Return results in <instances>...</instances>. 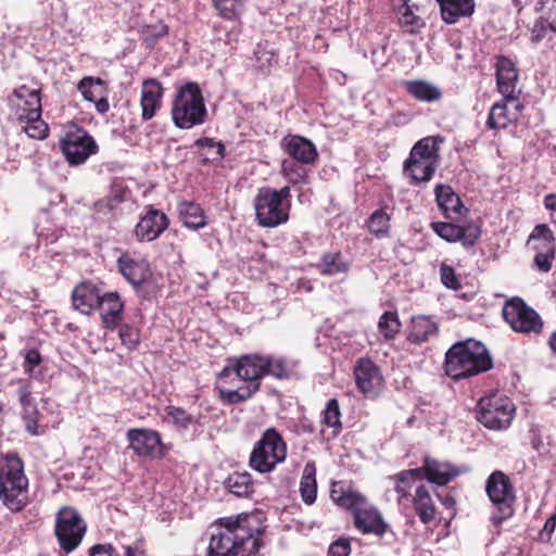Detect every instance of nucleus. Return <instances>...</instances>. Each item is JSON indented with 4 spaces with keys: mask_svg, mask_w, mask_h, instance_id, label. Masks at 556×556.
<instances>
[{
    "mask_svg": "<svg viewBox=\"0 0 556 556\" xmlns=\"http://www.w3.org/2000/svg\"><path fill=\"white\" fill-rule=\"evenodd\" d=\"M207 111L202 91L197 83L181 86L172 108L173 122L180 129H190L205 122Z\"/></svg>",
    "mask_w": 556,
    "mask_h": 556,
    "instance_id": "20e7f679",
    "label": "nucleus"
},
{
    "mask_svg": "<svg viewBox=\"0 0 556 556\" xmlns=\"http://www.w3.org/2000/svg\"><path fill=\"white\" fill-rule=\"evenodd\" d=\"M350 267V262L340 252H327L316 264L317 270L324 276L344 275Z\"/></svg>",
    "mask_w": 556,
    "mask_h": 556,
    "instance_id": "cd10ccee",
    "label": "nucleus"
},
{
    "mask_svg": "<svg viewBox=\"0 0 556 556\" xmlns=\"http://www.w3.org/2000/svg\"><path fill=\"white\" fill-rule=\"evenodd\" d=\"M23 122H26L23 129L28 137L42 140L48 136L49 127L47 123L41 119V115L35 116L31 114L30 116L25 117Z\"/></svg>",
    "mask_w": 556,
    "mask_h": 556,
    "instance_id": "de8ad7c7",
    "label": "nucleus"
},
{
    "mask_svg": "<svg viewBox=\"0 0 556 556\" xmlns=\"http://www.w3.org/2000/svg\"><path fill=\"white\" fill-rule=\"evenodd\" d=\"M88 556H119L110 544H96L89 548Z\"/></svg>",
    "mask_w": 556,
    "mask_h": 556,
    "instance_id": "680f3d73",
    "label": "nucleus"
},
{
    "mask_svg": "<svg viewBox=\"0 0 556 556\" xmlns=\"http://www.w3.org/2000/svg\"><path fill=\"white\" fill-rule=\"evenodd\" d=\"M514 117L508 115V108L506 104L495 103L491 108L486 125L492 129H504Z\"/></svg>",
    "mask_w": 556,
    "mask_h": 556,
    "instance_id": "c03bdc74",
    "label": "nucleus"
},
{
    "mask_svg": "<svg viewBox=\"0 0 556 556\" xmlns=\"http://www.w3.org/2000/svg\"><path fill=\"white\" fill-rule=\"evenodd\" d=\"M324 415V424L328 427L337 428L341 427V413L339 408V403L336 399H331L328 401L326 408L323 412Z\"/></svg>",
    "mask_w": 556,
    "mask_h": 556,
    "instance_id": "603ef678",
    "label": "nucleus"
},
{
    "mask_svg": "<svg viewBox=\"0 0 556 556\" xmlns=\"http://www.w3.org/2000/svg\"><path fill=\"white\" fill-rule=\"evenodd\" d=\"M492 358L479 341L468 339L457 342L445 354V374L453 380H460L490 370Z\"/></svg>",
    "mask_w": 556,
    "mask_h": 556,
    "instance_id": "f03ea898",
    "label": "nucleus"
},
{
    "mask_svg": "<svg viewBox=\"0 0 556 556\" xmlns=\"http://www.w3.org/2000/svg\"><path fill=\"white\" fill-rule=\"evenodd\" d=\"M23 412L27 431L31 434H38V410L36 405L23 407Z\"/></svg>",
    "mask_w": 556,
    "mask_h": 556,
    "instance_id": "4d7b16f0",
    "label": "nucleus"
},
{
    "mask_svg": "<svg viewBox=\"0 0 556 556\" xmlns=\"http://www.w3.org/2000/svg\"><path fill=\"white\" fill-rule=\"evenodd\" d=\"M167 227V216L159 210L150 208L144 216H141V240L152 241Z\"/></svg>",
    "mask_w": 556,
    "mask_h": 556,
    "instance_id": "393cba45",
    "label": "nucleus"
},
{
    "mask_svg": "<svg viewBox=\"0 0 556 556\" xmlns=\"http://www.w3.org/2000/svg\"><path fill=\"white\" fill-rule=\"evenodd\" d=\"M538 10L546 13L549 27L556 33V0H539Z\"/></svg>",
    "mask_w": 556,
    "mask_h": 556,
    "instance_id": "6e6d98bb",
    "label": "nucleus"
},
{
    "mask_svg": "<svg viewBox=\"0 0 556 556\" xmlns=\"http://www.w3.org/2000/svg\"><path fill=\"white\" fill-rule=\"evenodd\" d=\"M60 143L62 152L71 165L85 163L98 150L93 138L86 130L77 127L67 130Z\"/></svg>",
    "mask_w": 556,
    "mask_h": 556,
    "instance_id": "f8f14e48",
    "label": "nucleus"
},
{
    "mask_svg": "<svg viewBox=\"0 0 556 556\" xmlns=\"http://www.w3.org/2000/svg\"><path fill=\"white\" fill-rule=\"evenodd\" d=\"M355 382L359 391L367 397L379 394L383 378L379 367L368 358H361L354 367Z\"/></svg>",
    "mask_w": 556,
    "mask_h": 556,
    "instance_id": "dca6fc26",
    "label": "nucleus"
},
{
    "mask_svg": "<svg viewBox=\"0 0 556 556\" xmlns=\"http://www.w3.org/2000/svg\"><path fill=\"white\" fill-rule=\"evenodd\" d=\"M219 394L224 402L228 404H237L252 397L255 394V387H247L244 384L237 389L222 388L219 389Z\"/></svg>",
    "mask_w": 556,
    "mask_h": 556,
    "instance_id": "a18cd8bd",
    "label": "nucleus"
},
{
    "mask_svg": "<svg viewBox=\"0 0 556 556\" xmlns=\"http://www.w3.org/2000/svg\"><path fill=\"white\" fill-rule=\"evenodd\" d=\"M399 15L400 25L410 34L418 33L426 25L425 21L413 12L408 0H403Z\"/></svg>",
    "mask_w": 556,
    "mask_h": 556,
    "instance_id": "4c0bfd02",
    "label": "nucleus"
},
{
    "mask_svg": "<svg viewBox=\"0 0 556 556\" xmlns=\"http://www.w3.org/2000/svg\"><path fill=\"white\" fill-rule=\"evenodd\" d=\"M414 509L422 523H430L435 517V506L432 497L425 485L415 490L413 497Z\"/></svg>",
    "mask_w": 556,
    "mask_h": 556,
    "instance_id": "c85d7f7f",
    "label": "nucleus"
},
{
    "mask_svg": "<svg viewBox=\"0 0 556 556\" xmlns=\"http://www.w3.org/2000/svg\"><path fill=\"white\" fill-rule=\"evenodd\" d=\"M553 31V29L549 27V21H538L532 29V41H540L542 40L547 33Z\"/></svg>",
    "mask_w": 556,
    "mask_h": 556,
    "instance_id": "052dcab7",
    "label": "nucleus"
},
{
    "mask_svg": "<svg viewBox=\"0 0 556 556\" xmlns=\"http://www.w3.org/2000/svg\"><path fill=\"white\" fill-rule=\"evenodd\" d=\"M280 144L282 151L290 156L289 160L312 165L318 157L316 146L305 137L289 135Z\"/></svg>",
    "mask_w": 556,
    "mask_h": 556,
    "instance_id": "a211bd4d",
    "label": "nucleus"
},
{
    "mask_svg": "<svg viewBox=\"0 0 556 556\" xmlns=\"http://www.w3.org/2000/svg\"><path fill=\"white\" fill-rule=\"evenodd\" d=\"M538 253L534 256V264L539 270L547 273L552 267V260L554 258V249L549 250H536Z\"/></svg>",
    "mask_w": 556,
    "mask_h": 556,
    "instance_id": "13d9d810",
    "label": "nucleus"
},
{
    "mask_svg": "<svg viewBox=\"0 0 556 556\" xmlns=\"http://www.w3.org/2000/svg\"><path fill=\"white\" fill-rule=\"evenodd\" d=\"M42 362L40 353L36 349L26 351L24 355V370L30 377H35V368Z\"/></svg>",
    "mask_w": 556,
    "mask_h": 556,
    "instance_id": "5fc2aeb1",
    "label": "nucleus"
},
{
    "mask_svg": "<svg viewBox=\"0 0 556 556\" xmlns=\"http://www.w3.org/2000/svg\"><path fill=\"white\" fill-rule=\"evenodd\" d=\"M287 458V444L275 428L266 429L254 443L249 466L258 473H269Z\"/></svg>",
    "mask_w": 556,
    "mask_h": 556,
    "instance_id": "423d86ee",
    "label": "nucleus"
},
{
    "mask_svg": "<svg viewBox=\"0 0 556 556\" xmlns=\"http://www.w3.org/2000/svg\"><path fill=\"white\" fill-rule=\"evenodd\" d=\"M256 220L260 226L275 228L289 219V203L281 202L275 189L261 188L254 199Z\"/></svg>",
    "mask_w": 556,
    "mask_h": 556,
    "instance_id": "9d476101",
    "label": "nucleus"
},
{
    "mask_svg": "<svg viewBox=\"0 0 556 556\" xmlns=\"http://www.w3.org/2000/svg\"><path fill=\"white\" fill-rule=\"evenodd\" d=\"M515 414L511 400L503 394L492 393L478 402V420L492 430L507 429Z\"/></svg>",
    "mask_w": 556,
    "mask_h": 556,
    "instance_id": "1a4fd4ad",
    "label": "nucleus"
},
{
    "mask_svg": "<svg viewBox=\"0 0 556 556\" xmlns=\"http://www.w3.org/2000/svg\"><path fill=\"white\" fill-rule=\"evenodd\" d=\"M128 193H129L128 188L125 187L122 181H115L113 184V186H112L113 198L112 199L116 203L127 200Z\"/></svg>",
    "mask_w": 556,
    "mask_h": 556,
    "instance_id": "e2e57ef3",
    "label": "nucleus"
},
{
    "mask_svg": "<svg viewBox=\"0 0 556 556\" xmlns=\"http://www.w3.org/2000/svg\"><path fill=\"white\" fill-rule=\"evenodd\" d=\"M432 230L447 242H462L464 247H472L481 235V229L475 222L465 225L437 222L431 224Z\"/></svg>",
    "mask_w": 556,
    "mask_h": 556,
    "instance_id": "2eb2a0df",
    "label": "nucleus"
},
{
    "mask_svg": "<svg viewBox=\"0 0 556 556\" xmlns=\"http://www.w3.org/2000/svg\"><path fill=\"white\" fill-rule=\"evenodd\" d=\"M421 471L422 469L403 470L394 476L396 480L395 492L400 494L401 497H407L413 484L421 479Z\"/></svg>",
    "mask_w": 556,
    "mask_h": 556,
    "instance_id": "a19ab883",
    "label": "nucleus"
},
{
    "mask_svg": "<svg viewBox=\"0 0 556 556\" xmlns=\"http://www.w3.org/2000/svg\"><path fill=\"white\" fill-rule=\"evenodd\" d=\"M351 553V544L348 539H339L333 542L328 549L329 556H349Z\"/></svg>",
    "mask_w": 556,
    "mask_h": 556,
    "instance_id": "bf43d9fd",
    "label": "nucleus"
},
{
    "mask_svg": "<svg viewBox=\"0 0 556 556\" xmlns=\"http://www.w3.org/2000/svg\"><path fill=\"white\" fill-rule=\"evenodd\" d=\"M102 290L92 282H81L72 292L73 307L81 314L89 315L101 299Z\"/></svg>",
    "mask_w": 556,
    "mask_h": 556,
    "instance_id": "aec40b11",
    "label": "nucleus"
},
{
    "mask_svg": "<svg viewBox=\"0 0 556 556\" xmlns=\"http://www.w3.org/2000/svg\"><path fill=\"white\" fill-rule=\"evenodd\" d=\"M309 164L300 163L292 160H283L281 162V175L292 186L303 185L307 182Z\"/></svg>",
    "mask_w": 556,
    "mask_h": 556,
    "instance_id": "473e14b6",
    "label": "nucleus"
},
{
    "mask_svg": "<svg viewBox=\"0 0 556 556\" xmlns=\"http://www.w3.org/2000/svg\"><path fill=\"white\" fill-rule=\"evenodd\" d=\"M440 4L442 20L455 24L460 17L470 16L475 11L473 0H437Z\"/></svg>",
    "mask_w": 556,
    "mask_h": 556,
    "instance_id": "b1692460",
    "label": "nucleus"
},
{
    "mask_svg": "<svg viewBox=\"0 0 556 556\" xmlns=\"http://www.w3.org/2000/svg\"><path fill=\"white\" fill-rule=\"evenodd\" d=\"M316 468L314 464H306L300 482V492L302 500L311 505L316 500L317 485H316Z\"/></svg>",
    "mask_w": 556,
    "mask_h": 556,
    "instance_id": "f704fd0d",
    "label": "nucleus"
},
{
    "mask_svg": "<svg viewBox=\"0 0 556 556\" xmlns=\"http://www.w3.org/2000/svg\"><path fill=\"white\" fill-rule=\"evenodd\" d=\"M368 229L377 238L386 237L390 230V216L383 210L375 211L368 219Z\"/></svg>",
    "mask_w": 556,
    "mask_h": 556,
    "instance_id": "37998d69",
    "label": "nucleus"
},
{
    "mask_svg": "<svg viewBox=\"0 0 556 556\" xmlns=\"http://www.w3.org/2000/svg\"><path fill=\"white\" fill-rule=\"evenodd\" d=\"M212 2L218 15L225 20H238L244 11L242 0H212Z\"/></svg>",
    "mask_w": 556,
    "mask_h": 556,
    "instance_id": "58836bf2",
    "label": "nucleus"
},
{
    "mask_svg": "<svg viewBox=\"0 0 556 556\" xmlns=\"http://www.w3.org/2000/svg\"><path fill=\"white\" fill-rule=\"evenodd\" d=\"M442 142L440 137H426L420 139L412 149L410 155L418 160L434 161L439 164V144Z\"/></svg>",
    "mask_w": 556,
    "mask_h": 556,
    "instance_id": "2f4dec72",
    "label": "nucleus"
},
{
    "mask_svg": "<svg viewBox=\"0 0 556 556\" xmlns=\"http://www.w3.org/2000/svg\"><path fill=\"white\" fill-rule=\"evenodd\" d=\"M440 275L442 283L453 290L460 288V282L453 267L442 264L440 267Z\"/></svg>",
    "mask_w": 556,
    "mask_h": 556,
    "instance_id": "864d4df0",
    "label": "nucleus"
},
{
    "mask_svg": "<svg viewBox=\"0 0 556 556\" xmlns=\"http://www.w3.org/2000/svg\"><path fill=\"white\" fill-rule=\"evenodd\" d=\"M138 263L129 254L125 253L118 257V268L124 278L135 288H139Z\"/></svg>",
    "mask_w": 556,
    "mask_h": 556,
    "instance_id": "79ce46f5",
    "label": "nucleus"
},
{
    "mask_svg": "<svg viewBox=\"0 0 556 556\" xmlns=\"http://www.w3.org/2000/svg\"><path fill=\"white\" fill-rule=\"evenodd\" d=\"M166 34L167 26L162 22L141 27V39H143L149 47H152L159 38Z\"/></svg>",
    "mask_w": 556,
    "mask_h": 556,
    "instance_id": "3c124183",
    "label": "nucleus"
},
{
    "mask_svg": "<svg viewBox=\"0 0 556 556\" xmlns=\"http://www.w3.org/2000/svg\"><path fill=\"white\" fill-rule=\"evenodd\" d=\"M178 212L186 227L198 230L206 226L204 212L199 204L182 201L178 205Z\"/></svg>",
    "mask_w": 556,
    "mask_h": 556,
    "instance_id": "7c9ffc66",
    "label": "nucleus"
},
{
    "mask_svg": "<svg viewBox=\"0 0 556 556\" xmlns=\"http://www.w3.org/2000/svg\"><path fill=\"white\" fill-rule=\"evenodd\" d=\"M485 492L495 506L491 521L497 528L514 515L515 494L509 477L501 470L493 471L486 479Z\"/></svg>",
    "mask_w": 556,
    "mask_h": 556,
    "instance_id": "0eeeda50",
    "label": "nucleus"
},
{
    "mask_svg": "<svg viewBox=\"0 0 556 556\" xmlns=\"http://www.w3.org/2000/svg\"><path fill=\"white\" fill-rule=\"evenodd\" d=\"M503 317L516 332L539 334L543 329L541 316L519 298H514L505 303Z\"/></svg>",
    "mask_w": 556,
    "mask_h": 556,
    "instance_id": "9b49d317",
    "label": "nucleus"
},
{
    "mask_svg": "<svg viewBox=\"0 0 556 556\" xmlns=\"http://www.w3.org/2000/svg\"><path fill=\"white\" fill-rule=\"evenodd\" d=\"M554 233L546 224L536 225L528 239V245L534 250L552 251L554 249Z\"/></svg>",
    "mask_w": 556,
    "mask_h": 556,
    "instance_id": "72a5a7b5",
    "label": "nucleus"
},
{
    "mask_svg": "<svg viewBox=\"0 0 556 556\" xmlns=\"http://www.w3.org/2000/svg\"><path fill=\"white\" fill-rule=\"evenodd\" d=\"M28 479L24 473L21 459L15 455L7 456L0 467V498L13 511L26 505Z\"/></svg>",
    "mask_w": 556,
    "mask_h": 556,
    "instance_id": "39448f33",
    "label": "nucleus"
},
{
    "mask_svg": "<svg viewBox=\"0 0 556 556\" xmlns=\"http://www.w3.org/2000/svg\"><path fill=\"white\" fill-rule=\"evenodd\" d=\"M226 488L238 497L248 496L252 492V478L247 471L233 472L225 481Z\"/></svg>",
    "mask_w": 556,
    "mask_h": 556,
    "instance_id": "e433bc0d",
    "label": "nucleus"
},
{
    "mask_svg": "<svg viewBox=\"0 0 556 556\" xmlns=\"http://www.w3.org/2000/svg\"><path fill=\"white\" fill-rule=\"evenodd\" d=\"M164 448L156 431L141 429V456L159 458L164 455Z\"/></svg>",
    "mask_w": 556,
    "mask_h": 556,
    "instance_id": "c9c22d12",
    "label": "nucleus"
},
{
    "mask_svg": "<svg viewBox=\"0 0 556 556\" xmlns=\"http://www.w3.org/2000/svg\"><path fill=\"white\" fill-rule=\"evenodd\" d=\"M266 363L264 356L260 354H247L241 356L233 367H226L220 374V378L236 375L247 387H255V393L258 391L261 380L265 376Z\"/></svg>",
    "mask_w": 556,
    "mask_h": 556,
    "instance_id": "ddd939ff",
    "label": "nucleus"
},
{
    "mask_svg": "<svg viewBox=\"0 0 556 556\" xmlns=\"http://www.w3.org/2000/svg\"><path fill=\"white\" fill-rule=\"evenodd\" d=\"M421 471V479L426 478L429 482L437 485H446L452 479L457 477L460 471L450 463L439 462L437 459L426 457Z\"/></svg>",
    "mask_w": 556,
    "mask_h": 556,
    "instance_id": "412c9836",
    "label": "nucleus"
},
{
    "mask_svg": "<svg viewBox=\"0 0 556 556\" xmlns=\"http://www.w3.org/2000/svg\"><path fill=\"white\" fill-rule=\"evenodd\" d=\"M97 308L106 328L114 327L121 319L123 303L117 292H102Z\"/></svg>",
    "mask_w": 556,
    "mask_h": 556,
    "instance_id": "4be33fe9",
    "label": "nucleus"
},
{
    "mask_svg": "<svg viewBox=\"0 0 556 556\" xmlns=\"http://www.w3.org/2000/svg\"><path fill=\"white\" fill-rule=\"evenodd\" d=\"M439 208L447 218H456L462 215L464 205L454 190L446 185H438L434 190Z\"/></svg>",
    "mask_w": 556,
    "mask_h": 556,
    "instance_id": "5701e85b",
    "label": "nucleus"
},
{
    "mask_svg": "<svg viewBox=\"0 0 556 556\" xmlns=\"http://www.w3.org/2000/svg\"><path fill=\"white\" fill-rule=\"evenodd\" d=\"M331 498L339 506L353 511L355 527L365 534L381 536L387 531V523L383 521L379 510L367 503L366 497L351 488L344 489L340 483L333 484L330 493Z\"/></svg>",
    "mask_w": 556,
    "mask_h": 556,
    "instance_id": "7ed1b4c3",
    "label": "nucleus"
},
{
    "mask_svg": "<svg viewBox=\"0 0 556 556\" xmlns=\"http://www.w3.org/2000/svg\"><path fill=\"white\" fill-rule=\"evenodd\" d=\"M166 419L179 429H187L192 422V416L187 410L175 406L166 408Z\"/></svg>",
    "mask_w": 556,
    "mask_h": 556,
    "instance_id": "8fccbe9b",
    "label": "nucleus"
},
{
    "mask_svg": "<svg viewBox=\"0 0 556 556\" xmlns=\"http://www.w3.org/2000/svg\"><path fill=\"white\" fill-rule=\"evenodd\" d=\"M264 362L266 363L265 376L283 379L288 378L293 370L291 363L283 357L264 356Z\"/></svg>",
    "mask_w": 556,
    "mask_h": 556,
    "instance_id": "ea45409f",
    "label": "nucleus"
},
{
    "mask_svg": "<svg viewBox=\"0 0 556 556\" xmlns=\"http://www.w3.org/2000/svg\"><path fill=\"white\" fill-rule=\"evenodd\" d=\"M261 536L254 516L222 518L212 528L205 556H253L260 549Z\"/></svg>",
    "mask_w": 556,
    "mask_h": 556,
    "instance_id": "f257e3e1",
    "label": "nucleus"
},
{
    "mask_svg": "<svg viewBox=\"0 0 556 556\" xmlns=\"http://www.w3.org/2000/svg\"><path fill=\"white\" fill-rule=\"evenodd\" d=\"M556 528V515L551 516L544 523V527L540 533L541 539L548 540Z\"/></svg>",
    "mask_w": 556,
    "mask_h": 556,
    "instance_id": "774afa93",
    "label": "nucleus"
},
{
    "mask_svg": "<svg viewBox=\"0 0 556 556\" xmlns=\"http://www.w3.org/2000/svg\"><path fill=\"white\" fill-rule=\"evenodd\" d=\"M9 105L18 121L25 117L41 115V99L38 89L25 85L16 88L9 97Z\"/></svg>",
    "mask_w": 556,
    "mask_h": 556,
    "instance_id": "4468645a",
    "label": "nucleus"
},
{
    "mask_svg": "<svg viewBox=\"0 0 556 556\" xmlns=\"http://www.w3.org/2000/svg\"><path fill=\"white\" fill-rule=\"evenodd\" d=\"M437 167L438 163H434V161L418 160V157H413L409 154V157L404 163V173L417 185L429 181Z\"/></svg>",
    "mask_w": 556,
    "mask_h": 556,
    "instance_id": "a878e982",
    "label": "nucleus"
},
{
    "mask_svg": "<svg viewBox=\"0 0 556 556\" xmlns=\"http://www.w3.org/2000/svg\"><path fill=\"white\" fill-rule=\"evenodd\" d=\"M405 90L415 99L424 102H434L441 99V90L426 80H406Z\"/></svg>",
    "mask_w": 556,
    "mask_h": 556,
    "instance_id": "c756f323",
    "label": "nucleus"
},
{
    "mask_svg": "<svg viewBox=\"0 0 556 556\" xmlns=\"http://www.w3.org/2000/svg\"><path fill=\"white\" fill-rule=\"evenodd\" d=\"M18 397L22 407L35 405L34 397L31 396V391L28 386L23 384L18 389Z\"/></svg>",
    "mask_w": 556,
    "mask_h": 556,
    "instance_id": "338daca9",
    "label": "nucleus"
},
{
    "mask_svg": "<svg viewBox=\"0 0 556 556\" xmlns=\"http://www.w3.org/2000/svg\"><path fill=\"white\" fill-rule=\"evenodd\" d=\"M438 324L429 316L413 317L408 340L413 343L427 342L438 334Z\"/></svg>",
    "mask_w": 556,
    "mask_h": 556,
    "instance_id": "bb28decb",
    "label": "nucleus"
},
{
    "mask_svg": "<svg viewBox=\"0 0 556 556\" xmlns=\"http://www.w3.org/2000/svg\"><path fill=\"white\" fill-rule=\"evenodd\" d=\"M78 90L87 101H96L103 94L104 86L101 79L84 77L78 84Z\"/></svg>",
    "mask_w": 556,
    "mask_h": 556,
    "instance_id": "49530a36",
    "label": "nucleus"
},
{
    "mask_svg": "<svg viewBox=\"0 0 556 556\" xmlns=\"http://www.w3.org/2000/svg\"><path fill=\"white\" fill-rule=\"evenodd\" d=\"M164 89L161 83L154 78L144 79L141 83V117L152 118L162 106Z\"/></svg>",
    "mask_w": 556,
    "mask_h": 556,
    "instance_id": "6ab92c4d",
    "label": "nucleus"
},
{
    "mask_svg": "<svg viewBox=\"0 0 556 556\" xmlns=\"http://www.w3.org/2000/svg\"><path fill=\"white\" fill-rule=\"evenodd\" d=\"M87 525L80 514L72 506H63L55 515L54 534L65 555L75 551L81 543Z\"/></svg>",
    "mask_w": 556,
    "mask_h": 556,
    "instance_id": "6e6552de",
    "label": "nucleus"
},
{
    "mask_svg": "<svg viewBox=\"0 0 556 556\" xmlns=\"http://www.w3.org/2000/svg\"><path fill=\"white\" fill-rule=\"evenodd\" d=\"M197 143L215 150L216 155L219 159H222L224 156L225 147L220 141H215L212 138H204V139L198 140Z\"/></svg>",
    "mask_w": 556,
    "mask_h": 556,
    "instance_id": "69168bd1",
    "label": "nucleus"
},
{
    "mask_svg": "<svg viewBox=\"0 0 556 556\" xmlns=\"http://www.w3.org/2000/svg\"><path fill=\"white\" fill-rule=\"evenodd\" d=\"M128 193H129L128 188L125 187L122 181H115L113 184V186H112L113 198L112 199L116 203L127 200Z\"/></svg>",
    "mask_w": 556,
    "mask_h": 556,
    "instance_id": "0e129e2a",
    "label": "nucleus"
},
{
    "mask_svg": "<svg viewBox=\"0 0 556 556\" xmlns=\"http://www.w3.org/2000/svg\"><path fill=\"white\" fill-rule=\"evenodd\" d=\"M401 323L396 312H384L379 319L378 328L387 339L394 338L400 331Z\"/></svg>",
    "mask_w": 556,
    "mask_h": 556,
    "instance_id": "09e8293b",
    "label": "nucleus"
},
{
    "mask_svg": "<svg viewBox=\"0 0 556 556\" xmlns=\"http://www.w3.org/2000/svg\"><path fill=\"white\" fill-rule=\"evenodd\" d=\"M518 72L513 61L506 56H500L496 61V83L498 91L518 111L521 104L516 98Z\"/></svg>",
    "mask_w": 556,
    "mask_h": 556,
    "instance_id": "f3484780",
    "label": "nucleus"
}]
</instances>
